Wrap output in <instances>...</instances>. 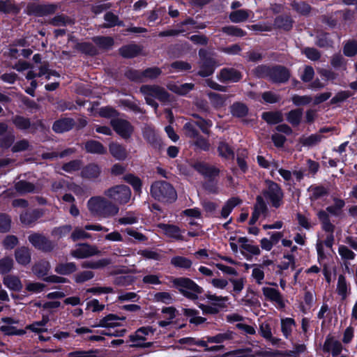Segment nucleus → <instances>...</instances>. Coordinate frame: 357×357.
<instances>
[{"instance_id": "1", "label": "nucleus", "mask_w": 357, "mask_h": 357, "mask_svg": "<svg viewBox=\"0 0 357 357\" xmlns=\"http://www.w3.org/2000/svg\"><path fill=\"white\" fill-rule=\"evenodd\" d=\"M91 214L98 218H108L119 213V207L102 197H93L87 202Z\"/></svg>"}, {"instance_id": "2", "label": "nucleus", "mask_w": 357, "mask_h": 357, "mask_svg": "<svg viewBox=\"0 0 357 357\" xmlns=\"http://www.w3.org/2000/svg\"><path fill=\"white\" fill-rule=\"evenodd\" d=\"M172 282L174 287L176 288L181 294L189 299L196 300L202 292V287L189 278H174Z\"/></svg>"}, {"instance_id": "3", "label": "nucleus", "mask_w": 357, "mask_h": 357, "mask_svg": "<svg viewBox=\"0 0 357 357\" xmlns=\"http://www.w3.org/2000/svg\"><path fill=\"white\" fill-rule=\"evenodd\" d=\"M125 319V317H119L116 314H109L100 319L99 323L94 325L93 327H102L107 328L106 331L101 332V335L120 337L123 335L126 330L122 329L112 331V329L121 326L122 325L121 322L124 321Z\"/></svg>"}, {"instance_id": "4", "label": "nucleus", "mask_w": 357, "mask_h": 357, "mask_svg": "<svg viewBox=\"0 0 357 357\" xmlns=\"http://www.w3.org/2000/svg\"><path fill=\"white\" fill-rule=\"evenodd\" d=\"M151 194L155 199L162 202H172L177 197L174 188L165 181H157L151 187Z\"/></svg>"}, {"instance_id": "5", "label": "nucleus", "mask_w": 357, "mask_h": 357, "mask_svg": "<svg viewBox=\"0 0 357 357\" xmlns=\"http://www.w3.org/2000/svg\"><path fill=\"white\" fill-rule=\"evenodd\" d=\"M140 91L144 95L147 104L154 107L155 109L158 107V104L155 101V99L161 102H166L169 100L168 93L165 89L158 86H142Z\"/></svg>"}, {"instance_id": "6", "label": "nucleus", "mask_w": 357, "mask_h": 357, "mask_svg": "<svg viewBox=\"0 0 357 357\" xmlns=\"http://www.w3.org/2000/svg\"><path fill=\"white\" fill-rule=\"evenodd\" d=\"M257 70L260 76H268L274 82H284L289 77V71L282 66H275L272 68L266 66H259Z\"/></svg>"}, {"instance_id": "7", "label": "nucleus", "mask_w": 357, "mask_h": 357, "mask_svg": "<svg viewBox=\"0 0 357 357\" xmlns=\"http://www.w3.org/2000/svg\"><path fill=\"white\" fill-rule=\"evenodd\" d=\"M154 330L152 327H142L136 331L135 334L130 335V341L132 347H149L151 346L150 342H147L149 336H152Z\"/></svg>"}, {"instance_id": "8", "label": "nucleus", "mask_w": 357, "mask_h": 357, "mask_svg": "<svg viewBox=\"0 0 357 357\" xmlns=\"http://www.w3.org/2000/svg\"><path fill=\"white\" fill-rule=\"evenodd\" d=\"M105 195L119 204H126L130 199L131 192L128 186L122 185L109 188Z\"/></svg>"}, {"instance_id": "9", "label": "nucleus", "mask_w": 357, "mask_h": 357, "mask_svg": "<svg viewBox=\"0 0 357 357\" xmlns=\"http://www.w3.org/2000/svg\"><path fill=\"white\" fill-rule=\"evenodd\" d=\"M267 188L264 190V195L275 207H278L282 203L283 194L279 185L272 181L266 182Z\"/></svg>"}, {"instance_id": "10", "label": "nucleus", "mask_w": 357, "mask_h": 357, "mask_svg": "<svg viewBox=\"0 0 357 357\" xmlns=\"http://www.w3.org/2000/svg\"><path fill=\"white\" fill-rule=\"evenodd\" d=\"M52 75H56V73L50 71L46 66H42L39 69L38 73H35L33 70H29L26 75L27 79L31 80V87L26 89V92L31 96L34 95V90L38 86L36 77L41 78L45 77L46 79H50Z\"/></svg>"}, {"instance_id": "11", "label": "nucleus", "mask_w": 357, "mask_h": 357, "mask_svg": "<svg viewBox=\"0 0 357 357\" xmlns=\"http://www.w3.org/2000/svg\"><path fill=\"white\" fill-rule=\"evenodd\" d=\"M212 126V123L199 119L196 121H190L185 124L184 130L185 135L191 138H195L198 135L197 127H199L203 132H206L208 128Z\"/></svg>"}, {"instance_id": "12", "label": "nucleus", "mask_w": 357, "mask_h": 357, "mask_svg": "<svg viewBox=\"0 0 357 357\" xmlns=\"http://www.w3.org/2000/svg\"><path fill=\"white\" fill-rule=\"evenodd\" d=\"M161 73L158 68H151L144 70L143 73H139L136 70H130L127 73V77L132 80L139 82H145L147 79H152L156 78Z\"/></svg>"}, {"instance_id": "13", "label": "nucleus", "mask_w": 357, "mask_h": 357, "mask_svg": "<svg viewBox=\"0 0 357 357\" xmlns=\"http://www.w3.org/2000/svg\"><path fill=\"white\" fill-rule=\"evenodd\" d=\"M100 252L97 247L89 244H80L71 251V255L77 259H84Z\"/></svg>"}, {"instance_id": "14", "label": "nucleus", "mask_w": 357, "mask_h": 357, "mask_svg": "<svg viewBox=\"0 0 357 357\" xmlns=\"http://www.w3.org/2000/svg\"><path fill=\"white\" fill-rule=\"evenodd\" d=\"M114 130L123 138L130 137L132 132V127L126 120L116 119L111 121Z\"/></svg>"}, {"instance_id": "15", "label": "nucleus", "mask_w": 357, "mask_h": 357, "mask_svg": "<svg viewBox=\"0 0 357 357\" xmlns=\"http://www.w3.org/2000/svg\"><path fill=\"white\" fill-rule=\"evenodd\" d=\"M29 241L35 248L43 251H50L54 248L50 241L38 234H31Z\"/></svg>"}, {"instance_id": "16", "label": "nucleus", "mask_w": 357, "mask_h": 357, "mask_svg": "<svg viewBox=\"0 0 357 357\" xmlns=\"http://www.w3.org/2000/svg\"><path fill=\"white\" fill-rule=\"evenodd\" d=\"M158 227L160 229V232L167 238L175 240L182 239L183 231L176 225L160 223L158 225Z\"/></svg>"}, {"instance_id": "17", "label": "nucleus", "mask_w": 357, "mask_h": 357, "mask_svg": "<svg viewBox=\"0 0 357 357\" xmlns=\"http://www.w3.org/2000/svg\"><path fill=\"white\" fill-rule=\"evenodd\" d=\"M238 242L240 243L241 253L249 259L252 255H259L261 252L257 245L248 243V239L245 237L238 238Z\"/></svg>"}, {"instance_id": "18", "label": "nucleus", "mask_w": 357, "mask_h": 357, "mask_svg": "<svg viewBox=\"0 0 357 357\" xmlns=\"http://www.w3.org/2000/svg\"><path fill=\"white\" fill-rule=\"evenodd\" d=\"M323 350L325 352H329L333 357L337 356L342 351V344L332 337H327L326 339Z\"/></svg>"}, {"instance_id": "19", "label": "nucleus", "mask_w": 357, "mask_h": 357, "mask_svg": "<svg viewBox=\"0 0 357 357\" xmlns=\"http://www.w3.org/2000/svg\"><path fill=\"white\" fill-rule=\"evenodd\" d=\"M262 291L267 299L275 302L280 307H284V303L282 296L277 289L271 287H264Z\"/></svg>"}, {"instance_id": "20", "label": "nucleus", "mask_w": 357, "mask_h": 357, "mask_svg": "<svg viewBox=\"0 0 357 357\" xmlns=\"http://www.w3.org/2000/svg\"><path fill=\"white\" fill-rule=\"evenodd\" d=\"M195 169L206 177H213L218 174L219 169L214 166L208 165L204 162H197L194 165Z\"/></svg>"}, {"instance_id": "21", "label": "nucleus", "mask_w": 357, "mask_h": 357, "mask_svg": "<svg viewBox=\"0 0 357 357\" xmlns=\"http://www.w3.org/2000/svg\"><path fill=\"white\" fill-rule=\"evenodd\" d=\"M241 77V73L234 68L223 69L220 73V79L224 82H236L239 81Z\"/></svg>"}, {"instance_id": "22", "label": "nucleus", "mask_w": 357, "mask_h": 357, "mask_svg": "<svg viewBox=\"0 0 357 357\" xmlns=\"http://www.w3.org/2000/svg\"><path fill=\"white\" fill-rule=\"evenodd\" d=\"M266 210V205L263 201L261 197H258L257 199V203L255 206L252 215L250 220V224L254 225L259 219L260 215L263 214Z\"/></svg>"}, {"instance_id": "23", "label": "nucleus", "mask_w": 357, "mask_h": 357, "mask_svg": "<svg viewBox=\"0 0 357 357\" xmlns=\"http://www.w3.org/2000/svg\"><path fill=\"white\" fill-rule=\"evenodd\" d=\"M48 321L49 317L47 316H43L41 321H36L26 326V328L36 333L46 332L47 331V324Z\"/></svg>"}, {"instance_id": "24", "label": "nucleus", "mask_w": 357, "mask_h": 357, "mask_svg": "<svg viewBox=\"0 0 357 357\" xmlns=\"http://www.w3.org/2000/svg\"><path fill=\"white\" fill-rule=\"evenodd\" d=\"M252 14V11L248 10H238L231 12L229 15V18L231 22L238 23L248 20Z\"/></svg>"}, {"instance_id": "25", "label": "nucleus", "mask_w": 357, "mask_h": 357, "mask_svg": "<svg viewBox=\"0 0 357 357\" xmlns=\"http://www.w3.org/2000/svg\"><path fill=\"white\" fill-rule=\"evenodd\" d=\"M50 269V263L46 261H41L34 265L33 267V272L38 278H43L47 275Z\"/></svg>"}, {"instance_id": "26", "label": "nucleus", "mask_w": 357, "mask_h": 357, "mask_svg": "<svg viewBox=\"0 0 357 357\" xmlns=\"http://www.w3.org/2000/svg\"><path fill=\"white\" fill-rule=\"evenodd\" d=\"M3 283L8 289L13 291H20L22 288L20 279L15 276L8 275L5 277Z\"/></svg>"}, {"instance_id": "27", "label": "nucleus", "mask_w": 357, "mask_h": 357, "mask_svg": "<svg viewBox=\"0 0 357 357\" xmlns=\"http://www.w3.org/2000/svg\"><path fill=\"white\" fill-rule=\"evenodd\" d=\"M85 149L87 152L91 153L103 154L106 152L104 146L97 141H89L85 144Z\"/></svg>"}, {"instance_id": "28", "label": "nucleus", "mask_w": 357, "mask_h": 357, "mask_svg": "<svg viewBox=\"0 0 357 357\" xmlns=\"http://www.w3.org/2000/svg\"><path fill=\"white\" fill-rule=\"evenodd\" d=\"M17 261L22 265L28 264L31 261L29 250L26 248L18 249L15 252Z\"/></svg>"}, {"instance_id": "29", "label": "nucleus", "mask_w": 357, "mask_h": 357, "mask_svg": "<svg viewBox=\"0 0 357 357\" xmlns=\"http://www.w3.org/2000/svg\"><path fill=\"white\" fill-rule=\"evenodd\" d=\"M73 126V121L65 119L56 121L53 125V130L56 132H63L69 130Z\"/></svg>"}, {"instance_id": "30", "label": "nucleus", "mask_w": 357, "mask_h": 357, "mask_svg": "<svg viewBox=\"0 0 357 357\" xmlns=\"http://www.w3.org/2000/svg\"><path fill=\"white\" fill-rule=\"evenodd\" d=\"M109 151L117 160H123L127 155L125 149L116 143H112L109 145Z\"/></svg>"}, {"instance_id": "31", "label": "nucleus", "mask_w": 357, "mask_h": 357, "mask_svg": "<svg viewBox=\"0 0 357 357\" xmlns=\"http://www.w3.org/2000/svg\"><path fill=\"white\" fill-rule=\"evenodd\" d=\"M262 118L270 124H276L283 119L282 114L280 112H264L262 114Z\"/></svg>"}, {"instance_id": "32", "label": "nucleus", "mask_w": 357, "mask_h": 357, "mask_svg": "<svg viewBox=\"0 0 357 357\" xmlns=\"http://www.w3.org/2000/svg\"><path fill=\"white\" fill-rule=\"evenodd\" d=\"M168 88L174 91L176 93L180 95H185L188 93L190 91H191L193 88V84H169Z\"/></svg>"}, {"instance_id": "33", "label": "nucleus", "mask_w": 357, "mask_h": 357, "mask_svg": "<svg viewBox=\"0 0 357 357\" xmlns=\"http://www.w3.org/2000/svg\"><path fill=\"white\" fill-rule=\"evenodd\" d=\"M183 313L189 318V321L191 324L199 325L206 321L205 318L197 316V312L194 310L184 308Z\"/></svg>"}, {"instance_id": "34", "label": "nucleus", "mask_w": 357, "mask_h": 357, "mask_svg": "<svg viewBox=\"0 0 357 357\" xmlns=\"http://www.w3.org/2000/svg\"><path fill=\"white\" fill-rule=\"evenodd\" d=\"M240 304L250 308L259 306V300L253 293L247 294L246 296L241 300Z\"/></svg>"}, {"instance_id": "35", "label": "nucleus", "mask_w": 357, "mask_h": 357, "mask_svg": "<svg viewBox=\"0 0 357 357\" xmlns=\"http://www.w3.org/2000/svg\"><path fill=\"white\" fill-rule=\"evenodd\" d=\"M99 174L100 168L96 165H89L82 171V175L85 178H93L98 177Z\"/></svg>"}, {"instance_id": "36", "label": "nucleus", "mask_w": 357, "mask_h": 357, "mask_svg": "<svg viewBox=\"0 0 357 357\" xmlns=\"http://www.w3.org/2000/svg\"><path fill=\"white\" fill-rule=\"evenodd\" d=\"M76 270V266L74 263H66L58 264L55 268V271L61 275H68L73 273Z\"/></svg>"}, {"instance_id": "37", "label": "nucleus", "mask_w": 357, "mask_h": 357, "mask_svg": "<svg viewBox=\"0 0 357 357\" xmlns=\"http://www.w3.org/2000/svg\"><path fill=\"white\" fill-rule=\"evenodd\" d=\"M171 263L175 267H178L181 268H189L192 266V261L189 259L177 256L174 257L171 259Z\"/></svg>"}, {"instance_id": "38", "label": "nucleus", "mask_w": 357, "mask_h": 357, "mask_svg": "<svg viewBox=\"0 0 357 357\" xmlns=\"http://www.w3.org/2000/svg\"><path fill=\"white\" fill-rule=\"evenodd\" d=\"M219 155L225 158H233L234 153L233 149L225 142H221L218 148Z\"/></svg>"}, {"instance_id": "39", "label": "nucleus", "mask_w": 357, "mask_h": 357, "mask_svg": "<svg viewBox=\"0 0 357 357\" xmlns=\"http://www.w3.org/2000/svg\"><path fill=\"white\" fill-rule=\"evenodd\" d=\"M240 204V200L238 198H232L229 199L226 204L222 207L221 211V215L226 218L229 216L232 209Z\"/></svg>"}, {"instance_id": "40", "label": "nucleus", "mask_w": 357, "mask_h": 357, "mask_svg": "<svg viewBox=\"0 0 357 357\" xmlns=\"http://www.w3.org/2000/svg\"><path fill=\"white\" fill-rule=\"evenodd\" d=\"M349 287L347 284L344 276L340 275L338 277V282L337 285V291L339 295H340L342 299L346 298L348 294Z\"/></svg>"}, {"instance_id": "41", "label": "nucleus", "mask_w": 357, "mask_h": 357, "mask_svg": "<svg viewBox=\"0 0 357 357\" xmlns=\"http://www.w3.org/2000/svg\"><path fill=\"white\" fill-rule=\"evenodd\" d=\"M225 357H255V354L251 349L245 348L231 351Z\"/></svg>"}, {"instance_id": "42", "label": "nucleus", "mask_w": 357, "mask_h": 357, "mask_svg": "<svg viewBox=\"0 0 357 357\" xmlns=\"http://www.w3.org/2000/svg\"><path fill=\"white\" fill-rule=\"evenodd\" d=\"M17 11V7L11 1H0V12L3 13H15Z\"/></svg>"}, {"instance_id": "43", "label": "nucleus", "mask_w": 357, "mask_h": 357, "mask_svg": "<svg viewBox=\"0 0 357 357\" xmlns=\"http://www.w3.org/2000/svg\"><path fill=\"white\" fill-rule=\"evenodd\" d=\"M125 180L132 186L136 192L138 194L141 193L142 181L139 178L135 176L132 174H128L125 176Z\"/></svg>"}, {"instance_id": "44", "label": "nucleus", "mask_w": 357, "mask_h": 357, "mask_svg": "<svg viewBox=\"0 0 357 357\" xmlns=\"http://www.w3.org/2000/svg\"><path fill=\"white\" fill-rule=\"evenodd\" d=\"M140 49L137 45H130L125 46L120 50L121 54L123 57H133L136 56L139 52Z\"/></svg>"}, {"instance_id": "45", "label": "nucleus", "mask_w": 357, "mask_h": 357, "mask_svg": "<svg viewBox=\"0 0 357 357\" xmlns=\"http://www.w3.org/2000/svg\"><path fill=\"white\" fill-rule=\"evenodd\" d=\"M231 112L234 116L243 117L247 114L248 108L244 104L236 102L231 106Z\"/></svg>"}, {"instance_id": "46", "label": "nucleus", "mask_w": 357, "mask_h": 357, "mask_svg": "<svg viewBox=\"0 0 357 357\" xmlns=\"http://www.w3.org/2000/svg\"><path fill=\"white\" fill-rule=\"evenodd\" d=\"M282 331L286 337H288L294 326V321L291 318L282 319L281 321Z\"/></svg>"}, {"instance_id": "47", "label": "nucleus", "mask_w": 357, "mask_h": 357, "mask_svg": "<svg viewBox=\"0 0 357 357\" xmlns=\"http://www.w3.org/2000/svg\"><path fill=\"white\" fill-rule=\"evenodd\" d=\"M302 114L301 109L291 110L288 113L287 119L293 126H297L301 121Z\"/></svg>"}, {"instance_id": "48", "label": "nucleus", "mask_w": 357, "mask_h": 357, "mask_svg": "<svg viewBox=\"0 0 357 357\" xmlns=\"http://www.w3.org/2000/svg\"><path fill=\"white\" fill-rule=\"evenodd\" d=\"M38 217L39 215L36 211L25 212L24 213L21 214L20 220L23 224L29 225L33 223Z\"/></svg>"}, {"instance_id": "49", "label": "nucleus", "mask_w": 357, "mask_h": 357, "mask_svg": "<svg viewBox=\"0 0 357 357\" xmlns=\"http://www.w3.org/2000/svg\"><path fill=\"white\" fill-rule=\"evenodd\" d=\"M154 300L157 302H161L165 304H170L173 301V298L170 293L163 291L155 294Z\"/></svg>"}, {"instance_id": "50", "label": "nucleus", "mask_w": 357, "mask_h": 357, "mask_svg": "<svg viewBox=\"0 0 357 357\" xmlns=\"http://www.w3.org/2000/svg\"><path fill=\"white\" fill-rule=\"evenodd\" d=\"M90 238L91 235L86 232L84 229L79 227H76L71 234V238L73 241L81 239H87Z\"/></svg>"}, {"instance_id": "51", "label": "nucleus", "mask_w": 357, "mask_h": 357, "mask_svg": "<svg viewBox=\"0 0 357 357\" xmlns=\"http://www.w3.org/2000/svg\"><path fill=\"white\" fill-rule=\"evenodd\" d=\"M344 53L347 56H353L357 54V41L347 42L344 47Z\"/></svg>"}, {"instance_id": "52", "label": "nucleus", "mask_w": 357, "mask_h": 357, "mask_svg": "<svg viewBox=\"0 0 357 357\" xmlns=\"http://www.w3.org/2000/svg\"><path fill=\"white\" fill-rule=\"evenodd\" d=\"M252 278L258 284H261L264 278V272L261 266H254L252 272Z\"/></svg>"}, {"instance_id": "53", "label": "nucleus", "mask_w": 357, "mask_h": 357, "mask_svg": "<svg viewBox=\"0 0 357 357\" xmlns=\"http://www.w3.org/2000/svg\"><path fill=\"white\" fill-rule=\"evenodd\" d=\"M16 190L21 193L31 192L34 190V186L26 181H19L15 185Z\"/></svg>"}, {"instance_id": "54", "label": "nucleus", "mask_w": 357, "mask_h": 357, "mask_svg": "<svg viewBox=\"0 0 357 357\" xmlns=\"http://www.w3.org/2000/svg\"><path fill=\"white\" fill-rule=\"evenodd\" d=\"M71 229H72L71 226L66 225H63L61 227L54 228L52 231V234L54 237L61 238L62 236L68 234L71 231Z\"/></svg>"}, {"instance_id": "55", "label": "nucleus", "mask_w": 357, "mask_h": 357, "mask_svg": "<svg viewBox=\"0 0 357 357\" xmlns=\"http://www.w3.org/2000/svg\"><path fill=\"white\" fill-rule=\"evenodd\" d=\"M321 137L320 135L314 134L309 137L302 138L301 142L304 146H311L317 144L321 141Z\"/></svg>"}, {"instance_id": "56", "label": "nucleus", "mask_w": 357, "mask_h": 357, "mask_svg": "<svg viewBox=\"0 0 357 357\" xmlns=\"http://www.w3.org/2000/svg\"><path fill=\"white\" fill-rule=\"evenodd\" d=\"M180 344H186L188 345H197L200 347H206V341L204 340H196L193 337H184L178 340Z\"/></svg>"}, {"instance_id": "57", "label": "nucleus", "mask_w": 357, "mask_h": 357, "mask_svg": "<svg viewBox=\"0 0 357 357\" xmlns=\"http://www.w3.org/2000/svg\"><path fill=\"white\" fill-rule=\"evenodd\" d=\"M66 357H96V351L77 350L68 353Z\"/></svg>"}, {"instance_id": "58", "label": "nucleus", "mask_w": 357, "mask_h": 357, "mask_svg": "<svg viewBox=\"0 0 357 357\" xmlns=\"http://www.w3.org/2000/svg\"><path fill=\"white\" fill-rule=\"evenodd\" d=\"M0 330L1 332L5 333L6 335H24L25 334L24 330H18L13 326H10L8 325H3L0 327Z\"/></svg>"}, {"instance_id": "59", "label": "nucleus", "mask_w": 357, "mask_h": 357, "mask_svg": "<svg viewBox=\"0 0 357 357\" xmlns=\"http://www.w3.org/2000/svg\"><path fill=\"white\" fill-rule=\"evenodd\" d=\"M94 274L91 271H84L75 275V280L77 283H82L92 279Z\"/></svg>"}, {"instance_id": "60", "label": "nucleus", "mask_w": 357, "mask_h": 357, "mask_svg": "<svg viewBox=\"0 0 357 357\" xmlns=\"http://www.w3.org/2000/svg\"><path fill=\"white\" fill-rule=\"evenodd\" d=\"M110 263L109 260L107 259H102L96 261L92 262H84L83 264V267L85 268H99L101 267H104Z\"/></svg>"}, {"instance_id": "61", "label": "nucleus", "mask_w": 357, "mask_h": 357, "mask_svg": "<svg viewBox=\"0 0 357 357\" xmlns=\"http://www.w3.org/2000/svg\"><path fill=\"white\" fill-rule=\"evenodd\" d=\"M229 336L227 334H218L215 336H207L204 337L203 340L206 341V345L208 343H222L225 340L228 339Z\"/></svg>"}, {"instance_id": "62", "label": "nucleus", "mask_w": 357, "mask_h": 357, "mask_svg": "<svg viewBox=\"0 0 357 357\" xmlns=\"http://www.w3.org/2000/svg\"><path fill=\"white\" fill-rule=\"evenodd\" d=\"M206 298L208 301L218 307H222L227 301V297L217 296L215 295L207 294Z\"/></svg>"}, {"instance_id": "63", "label": "nucleus", "mask_w": 357, "mask_h": 357, "mask_svg": "<svg viewBox=\"0 0 357 357\" xmlns=\"http://www.w3.org/2000/svg\"><path fill=\"white\" fill-rule=\"evenodd\" d=\"M86 308L91 310L92 312H100L105 308V305L100 303L98 300L93 299L86 303Z\"/></svg>"}, {"instance_id": "64", "label": "nucleus", "mask_w": 357, "mask_h": 357, "mask_svg": "<svg viewBox=\"0 0 357 357\" xmlns=\"http://www.w3.org/2000/svg\"><path fill=\"white\" fill-rule=\"evenodd\" d=\"M10 228V218L5 215H0V231L6 232Z\"/></svg>"}]
</instances>
